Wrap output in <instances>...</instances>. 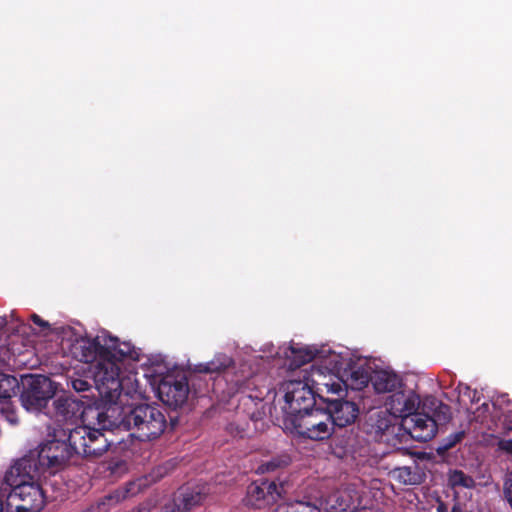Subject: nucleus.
<instances>
[{
	"label": "nucleus",
	"mask_w": 512,
	"mask_h": 512,
	"mask_svg": "<svg viewBox=\"0 0 512 512\" xmlns=\"http://www.w3.org/2000/svg\"><path fill=\"white\" fill-rule=\"evenodd\" d=\"M390 475L395 481L403 485H419L424 480V473L417 464L395 467L391 470Z\"/></svg>",
	"instance_id": "obj_20"
},
{
	"label": "nucleus",
	"mask_w": 512,
	"mask_h": 512,
	"mask_svg": "<svg viewBox=\"0 0 512 512\" xmlns=\"http://www.w3.org/2000/svg\"><path fill=\"white\" fill-rule=\"evenodd\" d=\"M372 385L377 393L398 392L397 390L402 386V380L394 372L380 370L373 373Z\"/></svg>",
	"instance_id": "obj_19"
},
{
	"label": "nucleus",
	"mask_w": 512,
	"mask_h": 512,
	"mask_svg": "<svg viewBox=\"0 0 512 512\" xmlns=\"http://www.w3.org/2000/svg\"><path fill=\"white\" fill-rule=\"evenodd\" d=\"M202 501V495L199 492L189 491V489L181 490L169 504L163 508V512H188L194 506L199 505Z\"/></svg>",
	"instance_id": "obj_17"
},
{
	"label": "nucleus",
	"mask_w": 512,
	"mask_h": 512,
	"mask_svg": "<svg viewBox=\"0 0 512 512\" xmlns=\"http://www.w3.org/2000/svg\"><path fill=\"white\" fill-rule=\"evenodd\" d=\"M281 464H282V461H280L278 459H272L270 461H267V462L261 464L259 469L262 472H272V471H275L277 468H279L281 466Z\"/></svg>",
	"instance_id": "obj_35"
},
{
	"label": "nucleus",
	"mask_w": 512,
	"mask_h": 512,
	"mask_svg": "<svg viewBox=\"0 0 512 512\" xmlns=\"http://www.w3.org/2000/svg\"><path fill=\"white\" fill-rule=\"evenodd\" d=\"M255 415H256V412H255V411H253V412L251 413V419H257V418L255 417Z\"/></svg>",
	"instance_id": "obj_39"
},
{
	"label": "nucleus",
	"mask_w": 512,
	"mask_h": 512,
	"mask_svg": "<svg viewBox=\"0 0 512 512\" xmlns=\"http://www.w3.org/2000/svg\"><path fill=\"white\" fill-rule=\"evenodd\" d=\"M0 419L5 420L12 426H16L19 423V417L14 404L8 400L0 402Z\"/></svg>",
	"instance_id": "obj_29"
},
{
	"label": "nucleus",
	"mask_w": 512,
	"mask_h": 512,
	"mask_svg": "<svg viewBox=\"0 0 512 512\" xmlns=\"http://www.w3.org/2000/svg\"><path fill=\"white\" fill-rule=\"evenodd\" d=\"M6 326V320L3 317H0V330Z\"/></svg>",
	"instance_id": "obj_38"
},
{
	"label": "nucleus",
	"mask_w": 512,
	"mask_h": 512,
	"mask_svg": "<svg viewBox=\"0 0 512 512\" xmlns=\"http://www.w3.org/2000/svg\"><path fill=\"white\" fill-rule=\"evenodd\" d=\"M284 491L282 483H277L275 480L260 479L248 486L245 503L249 507L263 509L280 499Z\"/></svg>",
	"instance_id": "obj_11"
},
{
	"label": "nucleus",
	"mask_w": 512,
	"mask_h": 512,
	"mask_svg": "<svg viewBox=\"0 0 512 512\" xmlns=\"http://www.w3.org/2000/svg\"><path fill=\"white\" fill-rule=\"evenodd\" d=\"M72 443L77 447V456L84 458H97L108 451L112 445L101 429L89 426H77L73 428Z\"/></svg>",
	"instance_id": "obj_7"
},
{
	"label": "nucleus",
	"mask_w": 512,
	"mask_h": 512,
	"mask_svg": "<svg viewBox=\"0 0 512 512\" xmlns=\"http://www.w3.org/2000/svg\"><path fill=\"white\" fill-rule=\"evenodd\" d=\"M62 346L77 361L83 363L96 362L95 371L97 366L104 362L103 338L76 337L74 340H67L66 343L63 342Z\"/></svg>",
	"instance_id": "obj_12"
},
{
	"label": "nucleus",
	"mask_w": 512,
	"mask_h": 512,
	"mask_svg": "<svg viewBox=\"0 0 512 512\" xmlns=\"http://www.w3.org/2000/svg\"><path fill=\"white\" fill-rule=\"evenodd\" d=\"M84 402L71 396H60L48 406L45 414L55 422H68L77 419L83 414Z\"/></svg>",
	"instance_id": "obj_14"
},
{
	"label": "nucleus",
	"mask_w": 512,
	"mask_h": 512,
	"mask_svg": "<svg viewBox=\"0 0 512 512\" xmlns=\"http://www.w3.org/2000/svg\"><path fill=\"white\" fill-rule=\"evenodd\" d=\"M237 391L241 394L239 398L240 405L248 406L249 403H253L255 406L261 404L263 400L262 393L251 394L246 393L247 390H250L251 386L254 385L253 379H246L243 382H236Z\"/></svg>",
	"instance_id": "obj_25"
},
{
	"label": "nucleus",
	"mask_w": 512,
	"mask_h": 512,
	"mask_svg": "<svg viewBox=\"0 0 512 512\" xmlns=\"http://www.w3.org/2000/svg\"><path fill=\"white\" fill-rule=\"evenodd\" d=\"M275 512H320V510L310 502L296 501L280 505Z\"/></svg>",
	"instance_id": "obj_30"
},
{
	"label": "nucleus",
	"mask_w": 512,
	"mask_h": 512,
	"mask_svg": "<svg viewBox=\"0 0 512 512\" xmlns=\"http://www.w3.org/2000/svg\"><path fill=\"white\" fill-rule=\"evenodd\" d=\"M327 411L332 416L331 423L335 432L336 427L344 428L355 422L359 414V407L352 401L336 399L328 402Z\"/></svg>",
	"instance_id": "obj_16"
},
{
	"label": "nucleus",
	"mask_w": 512,
	"mask_h": 512,
	"mask_svg": "<svg viewBox=\"0 0 512 512\" xmlns=\"http://www.w3.org/2000/svg\"><path fill=\"white\" fill-rule=\"evenodd\" d=\"M103 342L104 362L94 371V383L103 401L115 403L122 391L119 362L126 358L137 359L138 353L130 342H120L116 337H104Z\"/></svg>",
	"instance_id": "obj_2"
},
{
	"label": "nucleus",
	"mask_w": 512,
	"mask_h": 512,
	"mask_svg": "<svg viewBox=\"0 0 512 512\" xmlns=\"http://www.w3.org/2000/svg\"><path fill=\"white\" fill-rule=\"evenodd\" d=\"M372 374L368 371V369L364 367H357L353 369L347 379L343 382L347 387L353 390H362L367 387L368 384L372 383Z\"/></svg>",
	"instance_id": "obj_21"
},
{
	"label": "nucleus",
	"mask_w": 512,
	"mask_h": 512,
	"mask_svg": "<svg viewBox=\"0 0 512 512\" xmlns=\"http://www.w3.org/2000/svg\"><path fill=\"white\" fill-rule=\"evenodd\" d=\"M326 352L324 348L292 342L284 351V355L288 362V368L295 370L314 359L325 358Z\"/></svg>",
	"instance_id": "obj_15"
},
{
	"label": "nucleus",
	"mask_w": 512,
	"mask_h": 512,
	"mask_svg": "<svg viewBox=\"0 0 512 512\" xmlns=\"http://www.w3.org/2000/svg\"><path fill=\"white\" fill-rule=\"evenodd\" d=\"M333 358L329 361L331 367L312 365L309 373L305 371L303 378L318 395L323 392L340 394L342 391L343 380L334 372L337 369V356L334 355Z\"/></svg>",
	"instance_id": "obj_9"
},
{
	"label": "nucleus",
	"mask_w": 512,
	"mask_h": 512,
	"mask_svg": "<svg viewBox=\"0 0 512 512\" xmlns=\"http://www.w3.org/2000/svg\"><path fill=\"white\" fill-rule=\"evenodd\" d=\"M448 484L451 488L462 487L467 489H474L476 487V482L473 477L458 469L449 471Z\"/></svg>",
	"instance_id": "obj_26"
},
{
	"label": "nucleus",
	"mask_w": 512,
	"mask_h": 512,
	"mask_svg": "<svg viewBox=\"0 0 512 512\" xmlns=\"http://www.w3.org/2000/svg\"><path fill=\"white\" fill-rule=\"evenodd\" d=\"M190 393L189 382L186 375L168 374L158 385V396L167 406L181 408L188 400Z\"/></svg>",
	"instance_id": "obj_10"
},
{
	"label": "nucleus",
	"mask_w": 512,
	"mask_h": 512,
	"mask_svg": "<svg viewBox=\"0 0 512 512\" xmlns=\"http://www.w3.org/2000/svg\"><path fill=\"white\" fill-rule=\"evenodd\" d=\"M30 320L36 326V328L33 329L35 334L49 336L53 333L60 335L72 332V329L70 327H52V325L48 321L42 319L38 314L35 313L30 315Z\"/></svg>",
	"instance_id": "obj_22"
},
{
	"label": "nucleus",
	"mask_w": 512,
	"mask_h": 512,
	"mask_svg": "<svg viewBox=\"0 0 512 512\" xmlns=\"http://www.w3.org/2000/svg\"><path fill=\"white\" fill-rule=\"evenodd\" d=\"M82 397H83V398H89V397H90V395H89V394H83V395H82Z\"/></svg>",
	"instance_id": "obj_40"
},
{
	"label": "nucleus",
	"mask_w": 512,
	"mask_h": 512,
	"mask_svg": "<svg viewBox=\"0 0 512 512\" xmlns=\"http://www.w3.org/2000/svg\"><path fill=\"white\" fill-rule=\"evenodd\" d=\"M464 436H465L464 431H459V432L450 434L443 440V443H442V446L440 447V449L443 451H448V450L452 449L454 446H456V444H458L459 442L462 441Z\"/></svg>",
	"instance_id": "obj_33"
},
{
	"label": "nucleus",
	"mask_w": 512,
	"mask_h": 512,
	"mask_svg": "<svg viewBox=\"0 0 512 512\" xmlns=\"http://www.w3.org/2000/svg\"><path fill=\"white\" fill-rule=\"evenodd\" d=\"M230 359L227 358L224 362H221L219 364H217L216 362L212 361V362H209V363H205V364H200L198 366V371L201 372V373H215V372H220L222 371L223 369H225L226 367H228L229 363H230Z\"/></svg>",
	"instance_id": "obj_32"
},
{
	"label": "nucleus",
	"mask_w": 512,
	"mask_h": 512,
	"mask_svg": "<svg viewBox=\"0 0 512 512\" xmlns=\"http://www.w3.org/2000/svg\"><path fill=\"white\" fill-rule=\"evenodd\" d=\"M55 393V383L49 377L30 375L23 382L20 401L27 411L46 410L49 400L54 397Z\"/></svg>",
	"instance_id": "obj_6"
},
{
	"label": "nucleus",
	"mask_w": 512,
	"mask_h": 512,
	"mask_svg": "<svg viewBox=\"0 0 512 512\" xmlns=\"http://www.w3.org/2000/svg\"><path fill=\"white\" fill-rule=\"evenodd\" d=\"M498 449L512 455V439H501L498 442Z\"/></svg>",
	"instance_id": "obj_36"
},
{
	"label": "nucleus",
	"mask_w": 512,
	"mask_h": 512,
	"mask_svg": "<svg viewBox=\"0 0 512 512\" xmlns=\"http://www.w3.org/2000/svg\"><path fill=\"white\" fill-rule=\"evenodd\" d=\"M420 398L414 392L405 394L396 392L391 396V409L398 412L403 419L404 415H414L419 413Z\"/></svg>",
	"instance_id": "obj_18"
},
{
	"label": "nucleus",
	"mask_w": 512,
	"mask_h": 512,
	"mask_svg": "<svg viewBox=\"0 0 512 512\" xmlns=\"http://www.w3.org/2000/svg\"><path fill=\"white\" fill-rule=\"evenodd\" d=\"M347 507L340 508L341 511H346Z\"/></svg>",
	"instance_id": "obj_41"
},
{
	"label": "nucleus",
	"mask_w": 512,
	"mask_h": 512,
	"mask_svg": "<svg viewBox=\"0 0 512 512\" xmlns=\"http://www.w3.org/2000/svg\"><path fill=\"white\" fill-rule=\"evenodd\" d=\"M331 417L327 408L314 407L296 417L283 418V424L292 434L313 441H322L334 433Z\"/></svg>",
	"instance_id": "obj_5"
},
{
	"label": "nucleus",
	"mask_w": 512,
	"mask_h": 512,
	"mask_svg": "<svg viewBox=\"0 0 512 512\" xmlns=\"http://www.w3.org/2000/svg\"><path fill=\"white\" fill-rule=\"evenodd\" d=\"M398 430H403L410 438L419 442H427L437 433L435 420L426 413L404 415Z\"/></svg>",
	"instance_id": "obj_13"
},
{
	"label": "nucleus",
	"mask_w": 512,
	"mask_h": 512,
	"mask_svg": "<svg viewBox=\"0 0 512 512\" xmlns=\"http://www.w3.org/2000/svg\"><path fill=\"white\" fill-rule=\"evenodd\" d=\"M68 386L71 387L77 393H93V390L96 389V385L94 383V377L92 379L82 378V377H70L68 379ZM92 398H95L94 394H91Z\"/></svg>",
	"instance_id": "obj_28"
},
{
	"label": "nucleus",
	"mask_w": 512,
	"mask_h": 512,
	"mask_svg": "<svg viewBox=\"0 0 512 512\" xmlns=\"http://www.w3.org/2000/svg\"><path fill=\"white\" fill-rule=\"evenodd\" d=\"M30 462L18 459L5 473L4 480L9 486L6 512H40L45 505L44 491L39 483L43 474L31 467Z\"/></svg>",
	"instance_id": "obj_1"
},
{
	"label": "nucleus",
	"mask_w": 512,
	"mask_h": 512,
	"mask_svg": "<svg viewBox=\"0 0 512 512\" xmlns=\"http://www.w3.org/2000/svg\"><path fill=\"white\" fill-rule=\"evenodd\" d=\"M19 390V381L13 375L0 374V399L8 400Z\"/></svg>",
	"instance_id": "obj_27"
},
{
	"label": "nucleus",
	"mask_w": 512,
	"mask_h": 512,
	"mask_svg": "<svg viewBox=\"0 0 512 512\" xmlns=\"http://www.w3.org/2000/svg\"><path fill=\"white\" fill-rule=\"evenodd\" d=\"M73 428H54L49 433L50 439L30 450L21 459L31 460L30 466L37 468L41 474H54L77 456V447L72 443Z\"/></svg>",
	"instance_id": "obj_3"
},
{
	"label": "nucleus",
	"mask_w": 512,
	"mask_h": 512,
	"mask_svg": "<svg viewBox=\"0 0 512 512\" xmlns=\"http://www.w3.org/2000/svg\"><path fill=\"white\" fill-rule=\"evenodd\" d=\"M503 499L508 503L512 510V470L507 471L503 477L502 487Z\"/></svg>",
	"instance_id": "obj_31"
},
{
	"label": "nucleus",
	"mask_w": 512,
	"mask_h": 512,
	"mask_svg": "<svg viewBox=\"0 0 512 512\" xmlns=\"http://www.w3.org/2000/svg\"><path fill=\"white\" fill-rule=\"evenodd\" d=\"M436 512H463V510L459 502H455L451 510H449L448 505L440 498H438Z\"/></svg>",
	"instance_id": "obj_34"
},
{
	"label": "nucleus",
	"mask_w": 512,
	"mask_h": 512,
	"mask_svg": "<svg viewBox=\"0 0 512 512\" xmlns=\"http://www.w3.org/2000/svg\"><path fill=\"white\" fill-rule=\"evenodd\" d=\"M117 425L129 431L133 438L147 442L158 439L164 433L167 419L161 406L141 403L123 407Z\"/></svg>",
	"instance_id": "obj_4"
},
{
	"label": "nucleus",
	"mask_w": 512,
	"mask_h": 512,
	"mask_svg": "<svg viewBox=\"0 0 512 512\" xmlns=\"http://www.w3.org/2000/svg\"><path fill=\"white\" fill-rule=\"evenodd\" d=\"M431 409L433 410L432 415H430V418L432 420H435L436 427L445 425L452 419V413L451 408L449 405L444 404L443 402L432 399L430 401Z\"/></svg>",
	"instance_id": "obj_24"
},
{
	"label": "nucleus",
	"mask_w": 512,
	"mask_h": 512,
	"mask_svg": "<svg viewBox=\"0 0 512 512\" xmlns=\"http://www.w3.org/2000/svg\"><path fill=\"white\" fill-rule=\"evenodd\" d=\"M316 392L304 380H290L285 384L284 418L296 417L311 410L316 404Z\"/></svg>",
	"instance_id": "obj_8"
},
{
	"label": "nucleus",
	"mask_w": 512,
	"mask_h": 512,
	"mask_svg": "<svg viewBox=\"0 0 512 512\" xmlns=\"http://www.w3.org/2000/svg\"><path fill=\"white\" fill-rule=\"evenodd\" d=\"M0 512H6V501L3 502L1 499H0Z\"/></svg>",
	"instance_id": "obj_37"
},
{
	"label": "nucleus",
	"mask_w": 512,
	"mask_h": 512,
	"mask_svg": "<svg viewBox=\"0 0 512 512\" xmlns=\"http://www.w3.org/2000/svg\"><path fill=\"white\" fill-rule=\"evenodd\" d=\"M137 492L136 484L134 482H129L122 487H118L114 491L107 494L103 499V504L107 505H115L120 503L121 501L127 499L135 495Z\"/></svg>",
	"instance_id": "obj_23"
}]
</instances>
